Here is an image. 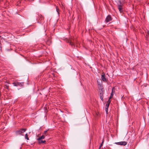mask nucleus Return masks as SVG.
I'll use <instances>...</instances> for the list:
<instances>
[{
    "label": "nucleus",
    "instance_id": "obj_1",
    "mask_svg": "<svg viewBox=\"0 0 149 149\" xmlns=\"http://www.w3.org/2000/svg\"><path fill=\"white\" fill-rule=\"evenodd\" d=\"M26 130V129H22L19 130H17L16 132V134L17 135H22V134Z\"/></svg>",
    "mask_w": 149,
    "mask_h": 149
},
{
    "label": "nucleus",
    "instance_id": "obj_2",
    "mask_svg": "<svg viewBox=\"0 0 149 149\" xmlns=\"http://www.w3.org/2000/svg\"><path fill=\"white\" fill-rule=\"evenodd\" d=\"M13 84L14 85V86H22L23 84V83H20L18 82H13Z\"/></svg>",
    "mask_w": 149,
    "mask_h": 149
},
{
    "label": "nucleus",
    "instance_id": "obj_3",
    "mask_svg": "<svg viewBox=\"0 0 149 149\" xmlns=\"http://www.w3.org/2000/svg\"><path fill=\"white\" fill-rule=\"evenodd\" d=\"M127 142L126 141H121L118 142L116 143H115L117 145L125 146L127 144Z\"/></svg>",
    "mask_w": 149,
    "mask_h": 149
},
{
    "label": "nucleus",
    "instance_id": "obj_4",
    "mask_svg": "<svg viewBox=\"0 0 149 149\" xmlns=\"http://www.w3.org/2000/svg\"><path fill=\"white\" fill-rule=\"evenodd\" d=\"M111 20L112 18H111V17L109 15H108L105 21L107 23L111 21Z\"/></svg>",
    "mask_w": 149,
    "mask_h": 149
},
{
    "label": "nucleus",
    "instance_id": "obj_5",
    "mask_svg": "<svg viewBox=\"0 0 149 149\" xmlns=\"http://www.w3.org/2000/svg\"><path fill=\"white\" fill-rule=\"evenodd\" d=\"M66 41L67 42H68L70 43V45L72 46V44H73L72 43V40L71 39H66Z\"/></svg>",
    "mask_w": 149,
    "mask_h": 149
},
{
    "label": "nucleus",
    "instance_id": "obj_6",
    "mask_svg": "<svg viewBox=\"0 0 149 149\" xmlns=\"http://www.w3.org/2000/svg\"><path fill=\"white\" fill-rule=\"evenodd\" d=\"M101 78L103 81L105 82H106L107 81V79L105 78V75L104 74L102 75Z\"/></svg>",
    "mask_w": 149,
    "mask_h": 149
},
{
    "label": "nucleus",
    "instance_id": "obj_7",
    "mask_svg": "<svg viewBox=\"0 0 149 149\" xmlns=\"http://www.w3.org/2000/svg\"><path fill=\"white\" fill-rule=\"evenodd\" d=\"M118 9L120 13H121L123 11L121 5H118Z\"/></svg>",
    "mask_w": 149,
    "mask_h": 149
},
{
    "label": "nucleus",
    "instance_id": "obj_8",
    "mask_svg": "<svg viewBox=\"0 0 149 149\" xmlns=\"http://www.w3.org/2000/svg\"><path fill=\"white\" fill-rule=\"evenodd\" d=\"M109 103L107 104L106 105L105 111L107 113L108 110V108L109 107Z\"/></svg>",
    "mask_w": 149,
    "mask_h": 149
},
{
    "label": "nucleus",
    "instance_id": "obj_9",
    "mask_svg": "<svg viewBox=\"0 0 149 149\" xmlns=\"http://www.w3.org/2000/svg\"><path fill=\"white\" fill-rule=\"evenodd\" d=\"M45 138V136L44 135H42L38 139V140H40L42 139H44Z\"/></svg>",
    "mask_w": 149,
    "mask_h": 149
},
{
    "label": "nucleus",
    "instance_id": "obj_10",
    "mask_svg": "<svg viewBox=\"0 0 149 149\" xmlns=\"http://www.w3.org/2000/svg\"><path fill=\"white\" fill-rule=\"evenodd\" d=\"M99 92H100V95H102V94H103V88H102H102H100Z\"/></svg>",
    "mask_w": 149,
    "mask_h": 149
},
{
    "label": "nucleus",
    "instance_id": "obj_11",
    "mask_svg": "<svg viewBox=\"0 0 149 149\" xmlns=\"http://www.w3.org/2000/svg\"><path fill=\"white\" fill-rule=\"evenodd\" d=\"M39 141V143H46V141H43L42 140H38Z\"/></svg>",
    "mask_w": 149,
    "mask_h": 149
},
{
    "label": "nucleus",
    "instance_id": "obj_12",
    "mask_svg": "<svg viewBox=\"0 0 149 149\" xmlns=\"http://www.w3.org/2000/svg\"><path fill=\"white\" fill-rule=\"evenodd\" d=\"M97 83L99 86V87L100 88H102V84H101L100 83H99V82L97 81Z\"/></svg>",
    "mask_w": 149,
    "mask_h": 149
},
{
    "label": "nucleus",
    "instance_id": "obj_13",
    "mask_svg": "<svg viewBox=\"0 0 149 149\" xmlns=\"http://www.w3.org/2000/svg\"><path fill=\"white\" fill-rule=\"evenodd\" d=\"M25 138L27 139V140H29V139L28 137V135L27 134H26L25 135Z\"/></svg>",
    "mask_w": 149,
    "mask_h": 149
},
{
    "label": "nucleus",
    "instance_id": "obj_14",
    "mask_svg": "<svg viewBox=\"0 0 149 149\" xmlns=\"http://www.w3.org/2000/svg\"><path fill=\"white\" fill-rule=\"evenodd\" d=\"M47 131H46L44 132L43 134L45 136H47L46 133L47 132Z\"/></svg>",
    "mask_w": 149,
    "mask_h": 149
},
{
    "label": "nucleus",
    "instance_id": "obj_15",
    "mask_svg": "<svg viewBox=\"0 0 149 149\" xmlns=\"http://www.w3.org/2000/svg\"><path fill=\"white\" fill-rule=\"evenodd\" d=\"M113 88L112 90V92H111V95H112V94H113H113L114 93V91H113Z\"/></svg>",
    "mask_w": 149,
    "mask_h": 149
},
{
    "label": "nucleus",
    "instance_id": "obj_16",
    "mask_svg": "<svg viewBox=\"0 0 149 149\" xmlns=\"http://www.w3.org/2000/svg\"><path fill=\"white\" fill-rule=\"evenodd\" d=\"M103 142H104V141H103L102 142V143H101V144H100V148L102 146L103 144Z\"/></svg>",
    "mask_w": 149,
    "mask_h": 149
},
{
    "label": "nucleus",
    "instance_id": "obj_17",
    "mask_svg": "<svg viewBox=\"0 0 149 149\" xmlns=\"http://www.w3.org/2000/svg\"><path fill=\"white\" fill-rule=\"evenodd\" d=\"M149 35V33H148L146 35V39H147V40H148V35Z\"/></svg>",
    "mask_w": 149,
    "mask_h": 149
},
{
    "label": "nucleus",
    "instance_id": "obj_18",
    "mask_svg": "<svg viewBox=\"0 0 149 149\" xmlns=\"http://www.w3.org/2000/svg\"><path fill=\"white\" fill-rule=\"evenodd\" d=\"M113 94L111 95L109 98V99H110L111 98H112L113 96Z\"/></svg>",
    "mask_w": 149,
    "mask_h": 149
},
{
    "label": "nucleus",
    "instance_id": "obj_19",
    "mask_svg": "<svg viewBox=\"0 0 149 149\" xmlns=\"http://www.w3.org/2000/svg\"><path fill=\"white\" fill-rule=\"evenodd\" d=\"M100 98L101 99V100H103V97L102 95H100Z\"/></svg>",
    "mask_w": 149,
    "mask_h": 149
},
{
    "label": "nucleus",
    "instance_id": "obj_20",
    "mask_svg": "<svg viewBox=\"0 0 149 149\" xmlns=\"http://www.w3.org/2000/svg\"><path fill=\"white\" fill-rule=\"evenodd\" d=\"M6 88L7 89H8V87H9V86L8 85H6Z\"/></svg>",
    "mask_w": 149,
    "mask_h": 149
},
{
    "label": "nucleus",
    "instance_id": "obj_21",
    "mask_svg": "<svg viewBox=\"0 0 149 149\" xmlns=\"http://www.w3.org/2000/svg\"><path fill=\"white\" fill-rule=\"evenodd\" d=\"M110 102H111V101L110 100V99H109V100H108V103H109V104Z\"/></svg>",
    "mask_w": 149,
    "mask_h": 149
},
{
    "label": "nucleus",
    "instance_id": "obj_22",
    "mask_svg": "<svg viewBox=\"0 0 149 149\" xmlns=\"http://www.w3.org/2000/svg\"><path fill=\"white\" fill-rule=\"evenodd\" d=\"M57 12H58V9H56Z\"/></svg>",
    "mask_w": 149,
    "mask_h": 149
},
{
    "label": "nucleus",
    "instance_id": "obj_23",
    "mask_svg": "<svg viewBox=\"0 0 149 149\" xmlns=\"http://www.w3.org/2000/svg\"><path fill=\"white\" fill-rule=\"evenodd\" d=\"M41 20H42V16H41Z\"/></svg>",
    "mask_w": 149,
    "mask_h": 149
},
{
    "label": "nucleus",
    "instance_id": "obj_24",
    "mask_svg": "<svg viewBox=\"0 0 149 149\" xmlns=\"http://www.w3.org/2000/svg\"><path fill=\"white\" fill-rule=\"evenodd\" d=\"M1 49V47H0V50Z\"/></svg>",
    "mask_w": 149,
    "mask_h": 149
}]
</instances>
